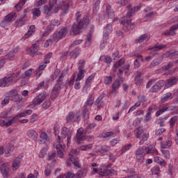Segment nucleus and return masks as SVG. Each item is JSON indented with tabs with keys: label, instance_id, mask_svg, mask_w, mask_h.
Segmentation results:
<instances>
[{
	"label": "nucleus",
	"instance_id": "obj_1",
	"mask_svg": "<svg viewBox=\"0 0 178 178\" xmlns=\"http://www.w3.org/2000/svg\"><path fill=\"white\" fill-rule=\"evenodd\" d=\"M90 24V19L88 15L83 17V21L81 20L77 23L73 24L72 26V31L74 35H77L81 33V30L87 27V25Z\"/></svg>",
	"mask_w": 178,
	"mask_h": 178
},
{
	"label": "nucleus",
	"instance_id": "obj_2",
	"mask_svg": "<svg viewBox=\"0 0 178 178\" xmlns=\"http://www.w3.org/2000/svg\"><path fill=\"white\" fill-rule=\"evenodd\" d=\"M121 5L123 6H126V8L128 10V12L127 13V19H130L133 16L134 13H136V12L138 11V9H140L141 6H136L134 7H131V3L127 4V1L126 0H122L121 1Z\"/></svg>",
	"mask_w": 178,
	"mask_h": 178
},
{
	"label": "nucleus",
	"instance_id": "obj_3",
	"mask_svg": "<svg viewBox=\"0 0 178 178\" xmlns=\"http://www.w3.org/2000/svg\"><path fill=\"white\" fill-rule=\"evenodd\" d=\"M67 34V29L61 27L58 28L56 31L53 35V38L54 41H59L62 38L66 37Z\"/></svg>",
	"mask_w": 178,
	"mask_h": 178
},
{
	"label": "nucleus",
	"instance_id": "obj_4",
	"mask_svg": "<svg viewBox=\"0 0 178 178\" xmlns=\"http://www.w3.org/2000/svg\"><path fill=\"white\" fill-rule=\"evenodd\" d=\"M66 76V70H64L62 72L60 75L59 76L57 83L55 84V86L53 88V90L54 91H59L63 86H65V83H63V78Z\"/></svg>",
	"mask_w": 178,
	"mask_h": 178
},
{
	"label": "nucleus",
	"instance_id": "obj_5",
	"mask_svg": "<svg viewBox=\"0 0 178 178\" xmlns=\"http://www.w3.org/2000/svg\"><path fill=\"white\" fill-rule=\"evenodd\" d=\"M8 95L10 98V101L13 102H22L23 97L22 95L17 94V90H13L8 92Z\"/></svg>",
	"mask_w": 178,
	"mask_h": 178
},
{
	"label": "nucleus",
	"instance_id": "obj_6",
	"mask_svg": "<svg viewBox=\"0 0 178 178\" xmlns=\"http://www.w3.org/2000/svg\"><path fill=\"white\" fill-rule=\"evenodd\" d=\"M49 97V94L47 93V92L43 91L42 93L39 94L38 96L33 99V105H40V104H42L47 98Z\"/></svg>",
	"mask_w": 178,
	"mask_h": 178
},
{
	"label": "nucleus",
	"instance_id": "obj_7",
	"mask_svg": "<svg viewBox=\"0 0 178 178\" xmlns=\"http://www.w3.org/2000/svg\"><path fill=\"white\" fill-rule=\"evenodd\" d=\"M145 151L147 152V147L143 146L136 151V159L139 163H143L144 162V156H145Z\"/></svg>",
	"mask_w": 178,
	"mask_h": 178
},
{
	"label": "nucleus",
	"instance_id": "obj_8",
	"mask_svg": "<svg viewBox=\"0 0 178 178\" xmlns=\"http://www.w3.org/2000/svg\"><path fill=\"white\" fill-rule=\"evenodd\" d=\"M136 138H142V141H147L148 140V135H147V130L143 129L141 127L136 128Z\"/></svg>",
	"mask_w": 178,
	"mask_h": 178
},
{
	"label": "nucleus",
	"instance_id": "obj_9",
	"mask_svg": "<svg viewBox=\"0 0 178 178\" xmlns=\"http://www.w3.org/2000/svg\"><path fill=\"white\" fill-rule=\"evenodd\" d=\"M72 131L69 130L67 127H64L61 131V138H66L67 137V145L70 144V140L72 138Z\"/></svg>",
	"mask_w": 178,
	"mask_h": 178
},
{
	"label": "nucleus",
	"instance_id": "obj_10",
	"mask_svg": "<svg viewBox=\"0 0 178 178\" xmlns=\"http://www.w3.org/2000/svg\"><path fill=\"white\" fill-rule=\"evenodd\" d=\"M84 130L83 128H79L77 130V133L75 138V141L77 143V144H83L84 141L86 140V137L84 135Z\"/></svg>",
	"mask_w": 178,
	"mask_h": 178
},
{
	"label": "nucleus",
	"instance_id": "obj_11",
	"mask_svg": "<svg viewBox=\"0 0 178 178\" xmlns=\"http://www.w3.org/2000/svg\"><path fill=\"white\" fill-rule=\"evenodd\" d=\"M13 83V77L12 74L7 75L3 79H0V87H8Z\"/></svg>",
	"mask_w": 178,
	"mask_h": 178
},
{
	"label": "nucleus",
	"instance_id": "obj_12",
	"mask_svg": "<svg viewBox=\"0 0 178 178\" xmlns=\"http://www.w3.org/2000/svg\"><path fill=\"white\" fill-rule=\"evenodd\" d=\"M74 155H77L76 149H72L71 151V154H70L69 158L71 162H72L73 165H74V166H76V168H80V163H79V158L75 157Z\"/></svg>",
	"mask_w": 178,
	"mask_h": 178
},
{
	"label": "nucleus",
	"instance_id": "obj_13",
	"mask_svg": "<svg viewBox=\"0 0 178 178\" xmlns=\"http://www.w3.org/2000/svg\"><path fill=\"white\" fill-rule=\"evenodd\" d=\"M0 170H1V175L3 176V178H8L9 172L10 170L9 163H3L0 167Z\"/></svg>",
	"mask_w": 178,
	"mask_h": 178
},
{
	"label": "nucleus",
	"instance_id": "obj_14",
	"mask_svg": "<svg viewBox=\"0 0 178 178\" xmlns=\"http://www.w3.org/2000/svg\"><path fill=\"white\" fill-rule=\"evenodd\" d=\"M122 24H124V30H133L136 27V24L131 22V19H124L121 22Z\"/></svg>",
	"mask_w": 178,
	"mask_h": 178
},
{
	"label": "nucleus",
	"instance_id": "obj_15",
	"mask_svg": "<svg viewBox=\"0 0 178 178\" xmlns=\"http://www.w3.org/2000/svg\"><path fill=\"white\" fill-rule=\"evenodd\" d=\"M23 160V156H18L15 160L13 161L12 166L13 170H17L20 167V163H22V161Z\"/></svg>",
	"mask_w": 178,
	"mask_h": 178
},
{
	"label": "nucleus",
	"instance_id": "obj_16",
	"mask_svg": "<svg viewBox=\"0 0 178 178\" xmlns=\"http://www.w3.org/2000/svg\"><path fill=\"white\" fill-rule=\"evenodd\" d=\"M79 118H80L79 114L70 112L66 118L67 123H69V122H77L79 120Z\"/></svg>",
	"mask_w": 178,
	"mask_h": 178
},
{
	"label": "nucleus",
	"instance_id": "obj_17",
	"mask_svg": "<svg viewBox=\"0 0 178 178\" xmlns=\"http://www.w3.org/2000/svg\"><path fill=\"white\" fill-rule=\"evenodd\" d=\"M164 86L165 82L163 81H159L151 88V91L152 92H158Z\"/></svg>",
	"mask_w": 178,
	"mask_h": 178
},
{
	"label": "nucleus",
	"instance_id": "obj_18",
	"mask_svg": "<svg viewBox=\"0 0 178 178\" xmlns=\"http://www.w3.org/2000/svg\"><path fill=\"white\" fill-rule=\"evenodd\" d=\"M60 25V22L59 20L54 19L51 20L50 24L47 27V31H49V33H51L55 27H58V26Z\"/></svg>",
	"mask_w": 178,
	"mask_h": 178
},
{
	"label": "nucleus",
	"instance_id": "obj_19",
	"mask_svg": "<svg viewBox=\"0 0 178 178\" xmlns=\"http://www.w3.org/2000/svg\"><path fill=\"white\" fill-rule=\"evenodd\" d=\"M112 33V24H107L104 29L103 37L105 40H108L109 35Z\"/></svg>",
	"mask_w": 178,
	"mask_h": 178
},
{
	"label": "nucleus",
	"instance_id": "obj_20",
	"mask_svg": "<svg viewBox=\"0 0 178 178\" xmlns=\"http://www.w3.org/2000/svg\"><path fill=\"white\" fill-rule=\"evenodd\" d=\"M147 40H149V35L147 33L143 34L135 40V44H143V42L147 41Z\"/></svg>",
	"mask_w": 178,
	"mask_h": 178
},
{
	"label": "nucleus",
	"instance_id": "obj_21",
	"mask_svg": "<svg viewBox=\"0 0 178 178\" xmlns=\"http://www.w3.org/2000/svg\"><path fill=\"white\" fill-rule=\"evenodd\" d=\"M162 60H163V57L160 56L155 60H154L150 65H149V67L150 69H152V67H155V66H158L159 65H161L162 63Z\"/></svg>",
	"mask_w": 178,
	"mask_h": 178
},
{
	"label": "nucleus",
	"instance_id": "obj_22",
	"mask_svg": "<svg viewBox=\"0 0 178 178\" xmlns=\"http://www.w3.org/2000/svg\"><path fill=\"white\" fill-rule=\"evenodd\" d=\"M88 172V168H82L79 170L76 174V178H83L87 176V172Z\"/></svg>",
	"mask_w": 178,
	"mask_h": 178
},
{
	"label": "nucleus",
	"instance_id": "obj_23",
	"mask_svg": "<svg viewBox=\"0 0 178 178\" xmlns=\"http://www.w3.org/2000/svg\"><path fill=\"white\" fill-rule=\"evenodd\" d=\"M178 81V78L175 76H171L170 79L167 80L165 86L167 87H172V86H175Z\"/></svg>",
	"mask_w": 178,
	"mask_h": 178
},
{
	"label": "nucleus",
	"instance_id": "obj_24",
	"mask_svg": "<svg viewBox=\"0 0 178 178\" xmlns=\"http://www.w3.org/2000/svg\"><path fill=\"white\" fill-rule=\"evenodd\" d=\"M106 13L108 15V19H113L115 17V12L112 9V7L109 4L106 5Z\"/></svg>",
	"mask_w": 178,
	"mask_h": 178
},
{
	"label": "nucleus",
	"instance_id": "obj_25",
	"mask_svg": "<svg viewBox=\"0 0 178 178\" xmlns=\"http://www.w3.org/2000/svg\"><path fill=\"white\" fill-rule=\"evenodd\" d=\"M146 154H149V155H158V151L154 147V145H149L147 147V150H146Z\"/></svg>",
	"mask_w": 178,
	"mask_h": 178
},
{
	"label": "nucleus",
	"instance_id": "obj_26",
	"mask_svg": "<svg viewBox=\"0 0 178 178\" xmlns=\"http://www.w3.org/2000/svg\"><path fill=\"white\" fill-rule=\"evenodd\" d=\"M27 136L32 138V140L36 141L37 138L38 137V134H37L34 129H30L27 131Z\"/></svg>",
	"mask_w": 178,
	"mask_h": 178
},
{
	"label": "nucleus",
	"instance_id": "obj_27",
	"mask_svg": "<svg viewBox=\"0 0 178 178\" xmlns=\"http://www.w3.org/2000/svg\"><path fill=\"white\" fill-rule=\"evenodd\" d=\"M17 119H19V115H15L14 118H12V120L8 122L2 121L3 126H6V127H8V126H12V124H13V123H15V122H16Z\"/></svg>",
	"mask_w": 178,
	"mask_h": 178
},
{
	"label": "nucleus",
	"instance_id": "obj_28",
	"mask_svg": "<svg viewBox=\"0 0 178 178\" xmlns=\"http://www.w3.org/2000/svg\"><path fill=\"white\" fill-rule=\"evenodd\" d=\"M161 58H163V59L164 58H169V59H175L176 58V52L166 51L161 56Z\"/></svg>",
	"mask_w": 178,
	"mask_h": 178
},
{
	"label": "nucleus",
	"instance_id": "obj_29",
	"mask_svg": "<svg viewBox=\"0 0 178 178\" xmlns=\"http://www.w3.org/2000/svg\"><path fill=\"white\" fill-rule=\"evenodd\" d=\"M79 54H80V47H76L74 51L70 52V56L76 59L79 56Z\"/></svg>",
	"mask_w": 178,
	"mask_h": 178
},
{
	"label": "nucleus",
	"instance_id": "obj_30",
	"mask_svg": "<svg viewBox=\"0 0 178 178\" xmlns=\"http://www.w3.org/2000/svg\"><path fill=\"white\" fill-rule=\"evenodd\" d=\"M154 162L159 163L161 166H166V161L159 156L154 157Z\"/></svg>",
	"mask_w": 178,
	"mask_h": 178
},
{
	"label": "nucleus",
	"instance_id": "obj_31",
	"mask_svg": "<svg viewBox=\"0 0 178 178\" xmlns=\"http://www.w3.org/2000/svg\"><path fill=\"white\" fill-rule=\"evenodd\" d=\"M76 81H81L84 79V74L86 72L84 70H79Z\"/></svg>",
	"mask_w": 178,
	"mask_h": 178
},
{
	"label": "nucleus",
	"instance_id": "obj_32",
	"mask_svg": "<svg viewBox=\"0 0 178 178\" xmlns=\"http://www.w3.org/2000/svg\"><path fill=\"white\" fill-rule=\"evenodd\" d=\"M60 9H62L63 10L64 13H67V10H69V3L63 1L60 3Z\"/></svg>",
	"mask_w": 178,
	"mask_h": 178
},
{
	"label": "nucleus",
	"instance_id": "obj_33",
	"mask_svg": "<svg viewBox=\"0 0 178 178\" xmlns=\"http://www.w3.org/2000/svg\"><path fill=\"white\" fill-rule=\"evenodd\" d=\"M165 48V45L160 44L156 45L154 47H150L148 49L149 51H152V52H156V51H161V49H163Z\"/></svg>",
	"mask_w": 178,
	"mask_h": 178
},
{
	"label": "nucleus",
	"instance_id": "obj_34",
	"mask_svg": "<svg viewBox=\"0 0 178 178\" xmlns=\"http://www.w3.org/2000/svg\"><path fill=\"white\" fill-rule=\"evenodd\" d=\"M15 17H16V13L13 12L9 13L8 15H7L5 17V19L8 22L10 23V22H12L13 19H15Z\"/></svg>",
	"mask_w": 178,
	"mask_h": 178
},
{
	"label": "nucleus",
	"instance_id": "obj_35",
	"mask_svg": "<svg viewBox=\"0 0 178 178\" xmlns=\"http://www.w3.org/2000/svg\"><path fill=\"white\" fill-rule=\"evenodd\" d=\"M40 144H42V141L43 143H45V141H49V137H48V135L45 132H42L40 134Z\"/></svg>",
	"mask_w": 178,
	"mask_h": 178
},
{
	"label": "nucleus",
	"instance_id": "obj_36",
	"mask_svg": "<svg viewBox=\"0 0 178 178\" xmlns=\"http://www.w3.org/2000/svg\"><path fill=\"white\" fill-rule=\"evenodd\" d=\"M34 30H35V26L31 25L29 27L28 32L25 34L24 38H29V37H30V35H33V33H34Z\"/></svg>",
	"mask_w": 178,
	"mask_h": 178
},
{
	"label": "nucleus",
	"instance_id": "obj_37",
	"mask_svg": "<svg viewBox=\"0 0 178 178\" xmlns=\"http://www.w3.org/2000/svg\"><path fill=\"white\" fill-rule=\"evenodd\" d=\"M105 97L104 95H100L95 101V105L97 106L98 109H99V108H101V105H102V104H101V101H102V99H104V97Z\"/></svg>",
	"mask_w": 178,
	"mask_h": 178
},
{
	"label": "nucleus",
	"instance_id": "obj_38",
	"mask_svg": "<svg viewBox=\"0 0 178 178\" xmlns=\"http://www.w3.org/2000/svg\"><path fill=\"white\" fill-rule=\"evenodd\" d=\"M33 72H34V70L31 68L28 70H26L24 74H22V79H26V77H29V76H31L33 74Z\"/></svg>",
	"mask_w": 178,
	"mask_h": 178
},
{
	"label": "nucleus",
	"instance_id": "obj_39",
	"mask_svg": "<svg viewBox=\"0 0 178 178\" xmlns=\"http://www.w3.org/2000/svg\"><path fill=\"white\" fill-rule=\"evenodd\" d=\"M91 40H92V36L91 35V33H88L87 35L86 42H85V47L91 46Z\"/></svg>",
	"mask_w": 178,
	"mask_h": 178
},
{
	"label": "nucleus",
	"instance_id": "obj_40",
	"mask_svg": "<svg viewBox=\"0 0 178 178\" xmlns=\"http://www.w3.org/2000/svg\"><path fill=\"white\" fill-rule=\"evenodd\" d=\"M26 20L24 19H17L15 21V27H22V26H24V24H26Z\"/></svg>",
	"mask_w": 178,
	"mask_h": 178
},
{
	"label": "nucleus",
	"instance_id": "obj_41",
	"mask_svg": "<svg viewBox=\"0 0 178 178\" xmlns=\"http://www.w3.org/2000/svg\"><path fill=\"white\" fill-rule=\"evenodd\" d=\"M172 147V143L170 140H168L165 143H161V148H170Z\"/></svg>",
	"mask_w": 178,
	"mask_h": 178
},
{
	"label": "nucleus",
	"instance_id": "obj_42",
	"mask_svg": "<svg viewBox=\"0 0 178 178\" xmlns=\"http://www.w3.org/2000/svg\"><path fill=\"white\" fill-rule=\"evenodd\" d=\"M56 156V152L49 153L47 156V161H52V159H53V162L55 163V162H56V159H54Z\"/></svg>",
	"mask_w": 178,
	"mask_h": 178
},
{
	"label": "nucleus",
	"instance_id": "obj_43",
	"mask_svg": "<svg viewBox=\"0 0 178 178\" xmlns=\"http://www.w3.org/2000/svg\"><path fill=\"white\" fill-rule=\"evenodd\" d=\"M24 3H26V0H21V2L15 6V9L17 10H22V8H23Z\"/></svg>",
	"mask_w": 178,
	"mask_h": 178
},
{
	"label": "nucleus",
	"instance_id": "obj_44",
	"mask_svg": "<svg viewBox=\"0 0 178 178\" xmlns=\"http://www.w3.org/2000/svg\"><path fill=\"white\" fill-rule=\"evenodd\" d=\"M163 34L167 37H170V35H176V31L175 29H172V26H171V29H170V31L164 33Z\"/></svg>",
	"mask_w": 178,
	"mask_h": 178
},
{
	"label": "nucleus",
	"instance_id": "obj_45",
	"mask_svg": "<svg viewBox=\"0 0 178 178\" xmlns=\"http://www.w3.org/2000/svg\"><path fill=\"white\" fill-rule=\"evenodd\" d=\"M83 42V40H74L72 44L68 47L69 49H72V48H74L75 45H80Z\"/></svg>",
	"mask_w": 178,
	"mask_h": 178
},
{
	"label": "nucleus",
	"instance_id": "obj_46",
	"mask_svg": "<svg viewBox=\"0 0 178 178\" xmlns=\"http://www.w3.org/2000/svg\"><path fill=\"white\" fill-rule=\"evenodd\" d=\"M40 15H41V11L40 10V8H35L33 13V19H37V17L40 16Z\"/></svg>",
	"mask_w": 178,
	"mask_h": 178
},
{
	"label": "nucleus",
	"instance_id": "obj_47",
	"mask_svg": "<svg viewBox=\"0 0 178 178\" xmlns=\"http://www.w3.org/2000/svg\"><path fill=\"white\" fill-rule=\"evenodd\" d=\"M54 147L59 151V149H62V144H60V136H58L57 143L54 145Z\"/></svg>",
	"mask_w": 178,
	"mask_h": 178
},
{
	"label": "nucleus",
	"instance_id": "obj_48",
	"mask_svg": "<svg viewBox=\"0 0 178 178\" xmlns=\"http://www.w3.org/2000/svg\"><path fill=\"white\" fill-rule=\"evenodd\" d=\"M92 104H94V97H90L89 99L85 103L84 106H92Z\"/></svg>",
	"mask_w": 178,
	"mask_h": 178
},
{
	"label": "nucleus",
	"instance_id": "obj_49",
	"mask_svg": "<svg viewBox=\"0 0 178 178\" xmlns=\"http://www.w3.org/2000/svg\"><path fill=\"white\" fill-rule=\"evenodd\" d=\"M177 119H178L177 116H174L170 118V127H173V126H175V124L176 123V122H177Z\"/></svg>",
	"mask_w": 178,
	"mask_h": 178
},
{
	"label": "nucleus",
	"instance_id": "obj_50",
	"mask_svg": "<svg viewBox=\"0 0 178 178\" xmlns=\"http://www.w3.org/2000/svg\"><path fill=\"white\" fill-rule=\"evenodd\" d=\"M88 108H87V106H83V118H85V119L88 118Z\"/></svg>",
	"mask_w": 178,
	"mask_h": 178
},
{
	"label": "nucleus",
	"instance_id": "obj_51",
	"mask_svg": "<svg viewBox=\"0 0 178 178\" xmlns=\"http://www.w3.org/2000/svg\"><path fill=\"white\" fill-rule=\"evenodd\" d=\"M9 101H10V97H9V95L6 96L4 99L1 102L2 106H5L9 104Z\"/></svg>",
	"mask_w": 178,
	"mask_h": 178
},
{
	"label": "nucleus",
	"instance_id": "obj_52",
	"mask_svg": "<svg viewBox=\"0 0 178 178\" xmlns=\"http://www.w3.org/2000/svg\"><path fill=\"white\" fill-rule=\"evenodd\" d=\"M40 49V46L37 44V43H35L33 44L31 49V52H33V54H35L37 51Z\"/></svg>",
	"mask_w": 178,
	"mask_h": 178
},
{
	"label": "nucleus",
	"instance_id": "obj_53",
	"mask_svg": "<svg viewBox=\"0 0 178 178\" xmlns=\"http://www.w3.org/2000/svg\"><path fill=\"white\" fill-rule=\"evenodd\" d=\"M91 148H92V144L83 145V146L80 147L81 151H87V149H91Z\"/></svg>",
	"mask_w": 178,
	"mask_h": 178
},
{
	"label": "nucleus",
	"instance_id": "obj_54",
	"mask_svg": "<svg viewBox=\"0 0 178 178\" xmlns=\"http://www.w3.org/2000/svg\"><path fill=\"white\" fill-rule=\"evenodd\" d=\"M86 65V63L84 61V60H80L79 63H78V70H83V67H84V65Z\"/></svg>",
	"mask_w": 178,
	"mask_h": 178
},
{
	"label": "nucleus",
	"instance_id": "obj_55",
	"mask_svg": "<svg viewBox=\"0 0 178 178\" xmlns=\"http://www.w3.org/2000/svg\"><path fill=\"white\" fill-rule=\"evenodd\" d=\"M52 52H49L47 55L44 56V63H49V59L52 58Z\"/></svg>",
	"mask_w": 178,
	"mask_h": 178
},
{
	"label": "nucleus",
	"instance_id": "obj_56",
	"mask_svg": "<svg viewBox=\"0 0 178 178\" xmlns=\"http://www.w3.org/2000/svg\"><path fill=\"white\" fill-rule=\"evenodd\" d=\"M95 77V74H92L90 76H89L86 80V85L90 84L91 81H92V79Z\"/></svg>",
	"mask_w": 178,
	"mask_h": 178
},
{
	"label": "nucleus",
	"instance_id": "obj_57",
	"mask_svg": "<svg viewBox=\"0 0 178 178\" xmlns=\"http://www.w3.org/2000/svg\"><path fill=\"white\" fill-rule=\"evenodd\" d=\"M131 147H133V145H131V143L124 145L122 149V154H124V152H126V151H129V149H130V148H131Z\"/></svg>",
	"mask_w": 178,
	"mask_h": 178
},
{
	"label": "nucleus",
	"instance_id": "obj_58",
	"mask_svg": "<svg viewBox=\"0 0 178 178\" xmlns=\"http://www.w3.org/2000/svg\"><path fill=\"white\" fill-rule=\"evenodd\" d=\"M173 67V63H168L167 65H165L162 67L163 70H169L170 69H172Z\"/></svg>",
	"mask_w": 178,
	"mask_h": 178
},
{
	"label": "nucleus",
	"instance_id": "obj_59",
	"mask_svg": "<svg viewBox=\"0 0 178 178\" xmlns=\"http://www.w3.org/2000/svg\"><path fill=\"white\" fill-rule=\"evenodd\" d=\"M58 95H59V92L58 90H54V89H52V92L51 95V99H55L58 97Z\"/></svg>",
	"mask_w": 178,
	"mask_h": 178
},
{
	"label": "nucleus",
	"instance_id": "obj_60",
	"mask_svg": "<svg viewBox=\"0 0 178 178\" xmlns=\"http://www.w3.org/2000/svg\"><path fill=\"white\" fill-rule=\"evenodd\" d=\"M161 152L166 159H169V158H170V152H169V150L163 149L161 150Z\"/></svg>",
	"mask_w": 178,
	"mask_h": 178
},
{
	"label": "nucleus",
	"instance_id": "obj_61",
	"mask_svg": "<svg viewBox=\"0 0 178 178\" xmlns=\"http://www.w3.org/2000/svg\"><path fill=\"white\" fill-rule=\"evenodd\" d=\"M60 74V70L56 69L54 71V74L52 76L53 80H55L56 78L59 77V75Z\"/></svg>",
	"mask_w": 178,
	"mask_h": 178
},
{
	"label": "nucleus",
	"instance_id": "obj_62",
	"mask_svg": "<svg viewBox=\"0 0 178 178\" xmlns=\"http://www.w3.org/2000/svg\"><path fill=\"white\" fill-rule=\"evenodd\" d=\"M51 10H52L51 8H50V7L48 6H44L43 12H44L46 15H51Z\"/></svg>",
	"mask_w": 178,
	"mask_h": 178
},
{
	"label": "nucleus",
	"instance_id": "obj_63",
	"mask_svg": "<svg viewBox=\"0 0 178 178\" xmlns=\"http://www.w3.org/2000/svg\"><path fill=\"white\" fill-rule=\"evenodd\" d=\"M49 106H51V101H49V100L46 101L42 104V108L44 109H48V108H49Z\"/></svg>",
	"mask_w": 178,
	"mask_h": 178
},
{
	"label": "nucleus",
	"instance_id": "obj_64",
	"mask_svg": "<svg viewBox=\"0 0 178 178\" xmlns=\"http://www.w3.org/2000/svg\"><path fill=\"white\" fill-rule=\"evenodd\" d=\"M159 172H160V170H159V167H154L152 169V175H159Z\"/></svg>",
	"mask_w": 178,
	"mask_h": 178
}]
</instances>
